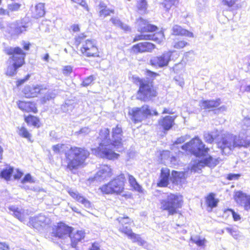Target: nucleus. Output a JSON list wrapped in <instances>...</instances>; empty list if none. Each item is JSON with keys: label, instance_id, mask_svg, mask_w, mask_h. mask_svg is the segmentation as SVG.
Wrapping results in <instances>:
<instances>
[{"label": "nucleus", "instance_id": "nucleus-8", "mask_svg": "<svg viewBox=\"0 0 250 250\" xmlns=\"http://www.w3.org/2000/svg\"><path fill=\"white\" fill-rule=\"evenodd\" d=\"M128 115L131 121L135 124L141 122L151 115L158 116V112L149 106L144 104L141 107H133L129 110Z\"/></svg>", "mask_w": 250, "mask_h": 250}, {"label": "nucleus", "instance_id": "nucleus-35", "mask_svg": "<svg viewBox=\"0 0 250 250\" xmlns=\"http://www.w3.org/2000/svg\"><path fill=\"white\" fill-rule=\"evenodd\" d=\"M25 121L28 125H33L37 128L40 126L39 119L33 115H29L25 118Z\"/></svg>", "mask_w": 250, "mask_h": 250}, {"label": "nucleus", "instance_id": "nucleus-10", "mask_svg": "<svg viewBox=\"0 0 250 250\" xmlns=\"http://www.w3.org/2000/svg\"><path fill=\"white\" fill-rule=\"evenodd\" d=\"M125 181V175L121 174L108 184L103 186L100 189L101 191L104 194L116 193L119 194L124 191Z\"/></svg>", "mask_w": 250, "mask_h": 250}, {"label": "nucleus", "instance_id": "nucleus-37", "mask_svg": "<svg viewBox=\"0 0 250 250\" xmlns=\"http://www.w3.org/2000/svg\"><path fill=\"white\" fill-rule=\"evenodd\" d=\"M74 108V106L72 102L70 101H67L64 104L61 105V109L63 112H69L71 111Z\"/></svg>", "mask_w": 250, "mask_h": 250}, {"label": "nucleus", "instance_id": "nucleus-4", "mask_svg": "<svg viewBox=\"0 0 250 250\" xmlns=\"http://www.w3.org/2000/svg\"><path fill=\"white\" fill-rule=\"evenodd\" d=\"M4 51L6 54L11 56L9 60L12 61V63L8 66L6 74L13 76L17 73V69L24 63L26 53L19 47L7 46L4 48Z\"/></svg>", "mask_w": 250, "mask_h": 250}, {"label": "nucleus", "instance_id": "nucleus-49", "mask_svg": "<svg viewBox=\"0 0 250 250\" xmlns=\"http://www.w3.org/2000/svg\"><path fill=\"white\" fill-rule=\"evenodd\" d=\"M112 13H114L113 10H110L108 8H105L100 10V15L101 17L103 16L105 17L110 15V14Z\"/></svg>", "mask_w": 250, "mask_h": 250}, {"label": "nucleus", "instance_id": "nucleus-20", "mask_svg": "<svg viewBox=\"0 0 250 250\" xmlns=\"http://www.w3.org/2000/svg\"><path fill=\"white\" fill-rule=\"evenodd\" d=\"M68 192L69 194L74 199L76 200L78 202L82 204L85 208H91V202L84 196H82L77 191L70 189Z\"/></svg>", "mask_w": 250, "mask_h": 250}, {"label": "nucleus", "instance_id": "nucleus-57", "mask_svg": "<svg viewBox=\"0 0 250 250\" xmlns=\"http://www.w3.org/2000/svg\"><path fill=\"white\" fill-rule=\"evenodd\" d=\"M26 26L25 25L16 27L15 29V32L16 34H17L21 33L22 32L26 30Z\"/></svg>", "mask_w": 250, "mask_h": 250}, {"label": "nucleus", "instance_id": "nucleus-64", "mask_svg": "<svg viewBox=\"0 0 250 250\" xmlns=\"http://www.w3.org/2000/svg\"><path fill=\"white\" fill-rule=\"evenodd\" d=\"M88 250H100V249L98 243H93Z\"/></svg>", "mask_w": 250, "mask_h": 250}, {"label": "nucleus", "instance_id": "nucleus-12", "mask_svg": "<svg viewBox=\"0 0 250 250\" xmlns=\"http://www.w3.org/2000/svg\"><path fill=\"white\" fill-rule=\"evenodd\" d=\"M171 52H164L162 55L154 57L150 60V64L154 66L163 67L167 66L170 60Z\"/></svg>", "mask_w": 250, "mask_h": 250}, {"label": "nucleus", "instance_id": "nucleus-18", "mask_svg": "<svg viewBox=\"0 0 250 250\" xmlns=\"http://www.w3.org/2000/svg\"><path fill=\"white\" fill-rule=\"evenodd\" d=\"M170 170L167 167H163L161 170L160 176L157 183L158 187H166L170 180Z\"/></svg>", "mask_w": 250, "mask_h": 250}, {"label": "nucleus", "instance_id": "nucleus-26", "mask_svg": "<svg viewBox=\"0 0 250 250\" xmlns=\"http://www.w3.org/2000/svg\"><path fill=\"white\" fill-rule=\"evenodd\" d=\"M18 104L19 108L22 111L27 112H33L34 113L37 111L35 104L33 103L19 101Z\"/></svg>", "mask_w": 250, "mask_h": 250}, {"label": "nucleus", "instance_id": "nucleus-54", "mask_svg": "<svg viewBox=\"0 0 250 250\" xmlns=\"http://www.w3.org/2000/svg\"><path fill=\"white\" fill-rule=\"evenodd\" d=\"M27 182L31 183L34 182L33 180H32V176L29 173L26 174L21 180V183L23 184Z\"/></svg>", "mask_w": 250, "mask_h": 250}, {"label": "nucleus", "instance_id": "nucleus-59", "mask_svg": "<svg viewBox=\"0 0 250 250\" xmlns=\"http://www.w3.org/2000/svg\"><path fill=\"white\" fill-rule=\"evenodd\" d=\"M228 210L231 212L233 220L235 221H238L241 219L240 216L236 213L233 209L229 208L228 209Z\"/></svg>", "mask_w": 250, "mask_h": 250}, {"label": "nucleus", "instance_id": "nucleus-23", "mask_svg": "<svg viewBox=\"0 0 250 250\" xmlns=\"http://www.w3.org/2000/svg\"><path fill=\"white\" fill-rule=\"evenodd\" d=\"M186 179L185 173L183 171L172 170L170 177V181L173 184L181 185Z\"/></svg>", "mask_w": 250, "mask_h": 250}, {"label": "nucleus", "instance_id": "nucleus-5", "mask_svg": "<svg viewBox=\"0 0 250 250\" xmlns=\"http://www.w3.org/2000/svg\"><path fill=\"white\" fill-rule=\"evenodd\" d=\"M74 44L77 46L81 44L80 51L87 57H95L99 56L97 42L94 39H88L84 33H81L75 36Z\"/></svg>", "mask_w": 250, "mask_h": 250}, {"label": "nucleus", "instance_id": "nucleus-39", "mask_svg": "<svg viewBox=\"0 0 250 250\" xmlns=\"http://www.w3.org/2000/svg\"><path fill=\"white\" fill-rule=\"evenodd\" d=\"M119 229L121 232L125 234L128 236H129L133 232L130 227V224L120 225Z\"/></svg>", "mask_w": 250, "mask_h": 250}, {"label": "nucleus", "instance_id": "nucleus-6", "mask_svg": "<svg viewBox=\"0 0 250 250\" xmlns=\"http://www.w3.org/2000/svg\"><path fill=\"white\" fill-rule=\"evenodd\" d=\"M139 88L137 91V99L144 102L151 100L157 95L153 83L148 79H139Z\"/></svg>", "mask_w": 250, "mask_h": 250}, {"label": "nucleus", "instance_id": "nucleus-47", "mask_svg": "<svg viewBox=\"0 0 250 250\" xmlns=\"http://www.w3.org/2000/svg\"><path fill=\"white\" fill-rule=\"evenodd\" d=\"M191 241L199 246H202L204 244V239H201L198 236L191 237Z\"/></svg>", "mask_w": 250, "mask_h": 250}, {"label": "nucleus", "instance_id": "nucleus-43", "mask_svg": "<svg viewBox=\"0 0 250 250\" xmlns=\"http://www.w3.org/2000/svg\"><path fill=\"white\" fill-rule=\"evenodd\" d=\"M19 134L24 137L25 138L27 139L28 140H30L31 134L29 133L26 128L24 127H21L19 128Z\"/></svg>", "mask_w": 250, "mask_h": 250}, {"label": "nucleus", "instance_id": "nucleus-61", "mask_svg": "<svg viewBox=\"0 0 250 250\" xmlns=\"http://www.w3.org/2000/svg\"><path fill=\"white\" fill-rule=\"evenodd\" d=\"M186 140V136H182L177 139L175 142V144H179L184 143Z\"/></svg>", "mask_w": 250, "mask_h": 250}, {"label": "nucleus", "instance_id": "nucleus-62", "mask_svg": "<svg viewBox=\"0 0 250 250\" xmlns=\"http://www.w3.org/2000/svg\"><path fill=\"white\" fill-rule=\"evenodd\" d=\"M50 136L51 137V140L52 141L54 140H57L58 139L56 133L54 131H51L50 132Z\"/></svg>", "mask_w": 250, "mask_h": 250}, {"label": "nucleus", "instance_id": "nucleus-7", "mask_svg": "<svg viewBox=\"0 0 250 250\" xmlns=\"http://www.w3.org/2000/svg\"><path fill=\"white\" fill-rule=\"evenodd\" d=\"M182 149L188 151L197 157L205 156L209 150L198 137H195L189 142L185 144L182 146Z\"/></svg>", "mask_w": 250, "mask_h": 250}, {"label": "nucleus", "instance_id": "nucleus-32", "mask_svg": "<svg viewBox=\"0 0 250 250\" xmlns=\"http://www.w3.org/2000/svg\"><path fill=\"white\" fill-rule=\"evenodd\" d=\"M127 175L130 186L133 188L135 190L139 192H141L142 191V187L138 183L136 179L132 175L128 173H127Z\"/></svg>", "mask_w": 250, "mask_h": 250}, {"label": "nucleus", "instance_id": "nucleus-60", "mask_svg": "<svg viewBox=\"0 0 250 250\" xmlns=\"http://www.w3.org/2000/svg\"><path fill=\"white\" fill-rule=\"evenodd\" d=\"M110 21H112L114 25L119 27L122 22L119 19L117 18H112L110 19Z\"/></svg>", "mask_w": 250, "mask_h": 250}, {"label": "nucleus", "instance_id": "nucleus-16", "mask_svg": "<svg viewBox=\"0 0 250 250\" xmlns=\"http://www.w3.org/2000/svg\"><path fill=\"white\" fill-rule=\"evenodd\" d=\"M46 88L42 85H33L32 86H26L23 90L25 96L27 98L36 97L39 93H43L42 91Z\"/></svg>", "mask_w": 250, "mask_h": 250}, {"label": "nucleus", "instance_id": "nucleus-44", "mask_svg": "<svg viewBox=\"0 0 250 250\" xmlns=\"http://www.w3.org/2000/svg\"><path fill=\"white\" fill-rule=\"evenodd\" d=\"M226 230L235 239H238L240 236L239 232L233 228H226Z\"/></svg>", "mask_w": 250, "mask_h": 250}, {"label": "nucleus", "instance_id": "nucleus-51", "mask_svg": "<svg viewBox=\"0 0 250 250\" xmlns=\"http://www.w3.org/2000/svg\"><path fill=\"white\" fill-rule=\"evenodd\" d=\"M21 5L18 3H12L8 5V9L11 11H16L20 9Z\"/></svg>", "mask_w": 250, "mask_h": 250}, {"label": "nucleus", "instance_id": "nucleus-55", "mask_svg": "<svg viewBox=\"0 0 250 250\" xmlns=\"http://www.w3.org/2000/svg\"><path fill=\"white\" fill-rule=\"evenodd\" d=\"M237 0H222V3L224 5L230 7L232 6Z\"/></svg>", "mask_w": 250, "mask_h": 250}, {"label": "nucleus", "instance_id": "nucleus-29", "mask_svg": "<svg viewBox=\"0 0 250 250\" xmlns=\"http://www.w3.org/2000/svg\"><path fill=\"white\" fill-rule=\"evenodd\" d=\"M8 209L13 213V215L15 217L21 221L24 220V210L22 208H20L16 206H11L9 207Z\"/></svg>", "mask_w": 250, "mask_h": 250}, {"label": "nucleus", "instance_id": "nucleus-28", "mask_svg": "<svg viewBox=\"0 0 250 250\" xmlns=\"http://www.w3.org/2000/svg\"><path fill=\"white\" fill-rule=\"evenodd\" d=\"M173 34L176 35H183L189 37H192L193 34L192 32L183 28L180 26L175 25L173 27Z\"/></svg>", "mask_w": 250, "mask_h": 250}, {"label": "nucleus", "instance_id": "nucleus-53", "mask_svg": "<svg viewBox=\"0 0 250 250\" xmlns=\"http://www.w3.org/2000/svg\"><path fill=\"white\" fill-rule=\"evenodd\" d=\"M160 155L162 160H169L170 157V152L168 150H164Z\"/></svg>", "mask_w": 250, "mask_h": 250}, {"label": "nucleus", "instance_id": "nucleus-15", "mask_svg": "<svg viewBox=\"0 0 250 250\" xmlns=\"http://www.w3.org/2000/svg\"><path fill=\"white\" fill-rule=\"evenodd\" d=\"M142 33L140 35H136L134 39L133 42H137L139 40H152L156 42L160 43L163 39L164 34L162 32H159L153 34H144Z\"/></svg>", "mask_w": 250, "mask_h": 250}, {"label": "nucleus", "instance_id": "nucleus-9", "mask_svg": "<svg viewBox=\"0 0 250 250\" xmlns=\"http://www.w3.org/2000/svg\"><path fill=\"white\" fill-rule=\"evenodd\" d=\"M161 208L167 211L169 215L177 213V209L182 207L181 197L176 194L170 193L160 201Z\"/></svg>", "mask_w": 250, "mask_h": 250}, {"label": "nucleus", "instance_id": "nucleus-2", "mask_svg": "<svg viewBox=\"0 0 250 250\" xmlns=\"http://www.w3.org/2000/svg\"><path fill=\"white\" fill-rule=\"evenodd\" d=\"M110 131L108 128H103L100 131L98 141L99 146L96 148H92L91 150L95 155L103 158L109 160L117 159L119 155L110 149Z\"/></svg>", "mask_w": 250, "mask_h": 250}, {"label": "nucleus", "instance_id": "nucleus-63", "mask_svg": "<svg viewBox=\"0 0 250 250\" xmlns=\"http://www.w3.org/2000/svg\"><path fill=\"white\" fill-rule=\"evenodd\" d=\"M245 209L247 210L250 209V195L248 196L247 202L244 206Z\"/></svg>", "mask_w": 250, "mask_h": 250}, {"label": "nucleus", "instance_id": "nucleus-21", "mask_svg": "<svg viewBox=\"0 0 250 250\" xmlns=\"http://www.w3.org/2000/svg\"><path fill=\"white\" fill-rule=\"evenodd\" d=\"M111 175L110 167L107 165H104L95 174L94 179L97 181L101 182L106 178L110 177Z\"/></svg>", "mask_w": 250, "mask_h": 250}, {"label": "nucleus", "instance_id": "nucleus-56", "mask_svg": "<svg viewBox=\"0 0 250 250\" xmlns=\"http://www.w3.org/2000/svg\"><path fill=\"white\" fill-rule=\"evenodd\" d=\"M72 71V68L70 65L65 66L62 70V73L65 75H68Z\"/></svg>", "mask_w": 250, "mask_h": 250}, {"label": "nucleus", "instance_id": "nucleus-30", "mask_svg": "<svg viewBox=\"0 0 250 250\" xmlns=\"http://www.w3.org/2000/svg\"><path fill=\"white\" fill-rule=\"evenodd\" d=\"M248 196L249 195L243 193L242 191H238L235 192L234 199L238 204L241 206H244L247 202Z\"/></svg>", "mask_w": 250, "mask_h": 250}, {"label": "nucleus", "instance_id": "nucleus-50", "mask_svg": "<svg viewBox=\"0 0 250 250\" xmlns=\"http://www.w3.org/2000/svg\"><path fill=\"white\" fill-rule=\"evenodd\" d=\"M177 0H165V2L163 3L164 7L167 10H168L172 5H174Z\"/></svg>", "mask_w": 250, "mask_h": 250}, {"label": "nucleus", "instance_id": "nucleus-42", "mask_svg": "<svg viewBox=\"0 0 250 250\" xmlns=\"http://www.w3.org/2000/svg\"><path fill=\"white\" fill-rule=\"evenodd\" d=\"M243 128L244 130H247V131L245 132V133H244V132L242 133H244L245 135V136H250L248 131V130H250V118H245L243 120Z\"/></svg>", "mask_w": 250, "mask_h": 250}, {"label": "nucleus", "instance_id": "nucleus-58", "mask_svg": "<svg viewBox=\"0 0 250 250\" xmlns=\"http://www.w3.org/2000/svg\"><path fill=\"white\" fill-rule=\"evenodd\" d=\"M240 176V175L238 174L229 173L228 174L227 178L229 180H237Z\"/></svg>", "mask_w": 250, "mask_h": 250}, {"label": "nucleus", "instance_id": "nucleus-36", "mask_svg": "<svg viewBox=\"0 0 250 250\" xmlns=\"http://www.w3.org/2000/svg\"><path fill=\"white\" fill-rule=\"evenodd\" d=\"M215 195L213 193H210L206 199V202L208 207L213 208L217 206L218 200L215 198Z\"/></svg>", "mask_w": 250, "mask_h": 250}, {"label": "nucleus", "instance_id": "nucleus-24", "mask_svg": "<svg viewBox=\"0 0 250 250\" xmlns=\"http://www.w3.org/2000/svg\"><path fill=\"white\" fill-rule=\"evenodd\" d=\"M219 98L216 100H202L200 102V106L204 109H211L217 107L221 104Z\"/></svg>", "mask_w": 250, "mask_h": 250}, {"label": "nucleus", "instance_id": "nucleus-3", "mask_svg": "<svg viewBox=\"0 0 250 250\" xmlns=\"http://www.w3.org/2000/svg\"><path fill=\"white\" fill-rule=\"evenodd\" d=\"M89 154V152L84 147L71 146L65 152L67 168L71 171L76 170L84 163Z\"/></svg>", "mask_w": 250, "mask_h": 250}, {"label": "nucleus", "instance_id": "nucleus-19", "mask_svg": "<svg viewBox=\"0 0 250 250\" xmlns=\"http://www.w3.org/2000/svg\"><path fill=\"white\" fill-rule=\"evenodd\" d=\"M155 47V45L151 42H140L132 46V50L134 52L136 53L151 52Z\"/></svg>", "mask_w": 250, "mask_h": 250}, {"label": "nucleus", "instance_id": "nucleus-11", "mask_svg": "<svg viewBox=\"0 0 250 250\" xmlns=\"http://www.w3.org/2000/svg\"><path fill=\"white\" fill-rule=\"evenodd\" d=\"M122 133L123 131L121 127L117 125L115 127L112 128V137L110 139V149H115L118 151H121L123 150L122 144Z\"/></svg>", "mask_w": 250, "mask_h": 250}, {"label": "nucleus", "instance_id": "nucleus-40", "mask_svg": "<svg viewBox=\"0 0 250 250\" xmlns=\"http://www.w3.org/2000/svg\"><path fill=\"white\" fill-rule=\"evenodd\" d=\"M217 136V134H214L213 132H206L204 134V138L205 141L208 143L211 144Z\"/></svg>", "mask_w": 250, "mask_h": 250}, {"label": "nucleus", "instance_id": "nucleus-1", "mask_svg": "<svg viewBox=\"0 0 250 250\" xmlns=\"http://www.w3.org/2000/svg\"><path fill=\"white\" fill-rule=\"evenodd\" d=\"M250 145V136L240 133L238 136L228 134L222 136L217 142V147L223 155H228L236 147H247Z\"/></svg>", "mask_w": 250, "mask_h": 250}, {"label": "nucleus", "instance_id": "nucleus-31", "mask_svg": "<svg viewBox=\"0 0 250 250\" xmlns=\"http://www.w3.org/2000/svg\"><path fill=\"white\" fill-rule=\"evenodd\" d=\"M44 3H39L35 6V11L34 13V18L38 19L43 17L45 14Z\"/></svg>", "mask_w": 250, "mask_h": 250}, {"label": "nucleus", "instance_id": "nucleus-17", "mask_svg": "<svg viewBox=\"0 0 250 250\" xmlns=\"http://www.w3.org/2000/svg\"><path fill=\"white\" fill-rule=\"evenodd\" d=\"M175 117L169 115L166 116L158 121L159 125L163 128L164 133L169 130L174 124Z\"/></svg>", "mask_w": 250, "mask_h": 250}, {"label": "nucleus", "instance_id": "nucleus-25", "mask_svg": "<svg viewBox=\"0 0 250 250\" xmlns=\"http://www.w3.org/2000/svg\"><path fill=\"white\" fill-rule=\"evenodd\" d=\"M84 234L85 233L83 230H77L75 233L72 232L69 236L72 247L76 248L78 243L81 242L84 238Z\"/></svg>", "mask_w": 250, "mask_h": 250}, {"label": "nucleus", "instance_id": "nucleus-14", "mask_svg": "<svg viewBox=\"0 0 250 250\" xmlns=\"http://www.w3.org/2000/svg\"><path fill=\"white\" fill-rule=\"evenodd\" d=\"M29 223L34 228L38 229L41 227H44L49 225L50 223V219L44 215L41 214L31 218Z\"/></svg>", "mask_w": 250, "mask_h": 250}, {"label": "nucleus", "instance_id": "nucleus-41", "mask_svg": "<svg viewBox=\"0 0 250 250\" xmlns=\"http://www.w3.org/2000/svg\"><path fill=\"white\" fill-rule=\"evenodd\" d=\"M128 237L132 239L134 242H137L140 245L143 246L146 243L145 240H143L141 238L139 235L136 234L133 232H132V234Z\"/></svg>", "mask_w": 250, "mask_h": 250}, {"label": "nucleus", "instance_id": "nucleus-38", "mask_svg": "<svg viewBox=\"0 0 250 250\" xmlns=\"http://www.w3.org/2000/svg\"><path fill=\"white\" fill-rule=\"evenodd\" d=\"M56 96V93L54 91L48 90L45 93L44 96L41 99L42 102L45 103L47 101L54 99Z\"/></svg>", "mask_w": 250, "mask_h": 250}, {"label": "nucleus", "instance_id": "nucleus-33", "mask_svg": "<svg viewBox=\"0 0 250 250\" xmlns=\"http://www.w3.org/2000/svg\"><path fill=\"white\" fill-rule=\"evenodd\" d=\"M14 168L12 167H8L3 169L0 173V177L6 181L10 179L13 172Z\"/></svg>", "mask_w": 250, "mask_h": 250}, {"label": "nucleus", "instance_id": "nucleus-48", "mask_svg": "<svg viewBox=\"0 0 250 250\" xmlns=\"http://www.w3.org/2000/svg\"><path fill=\"white\" fill-rule=\"evenodd\" d=\"M117 220L120 223V225H126L130 224L131 223V219L127 216L124 217H119Z\"/></svg>", "mask_w": 250, "mask_h": 250}, {"label": "nucleus", "instance_id": "nucleus-27", "mask_svg": "<svg viewBox=\"0 0 250 250\" xmlns=\"http://www.w3.org/2000/svg\"><path fill=\"white\" fill-rule=\"evenodd\" d=\"M213 158L209 156L208 158L200 160L197 165V167H203L205 166L209 167H214L218 164L219 161L218 159H215L213 162Z\"/></svg>", "mask_w": 250, "mask_h": 250}, {"label": "nucleus", "instance_id": "nucleus-52", "mask_svg": "<svg viewBox=\"0 0 250 250\" xmlns=\"http://www.w3.org/2000/svg\"><path fill=\"white\" fill-rule=\"evenodd\" d=\"M188 44V43L187 42L184 41H180L175 43L174 47L176 49H181Z\"/></svg>", "mask_w": 250, "mask_h": 250}, {"label": "nucleus", "instance_id": "nucleus-45", "mask_svg": "<svg viewBox=\"0 0 250 250\" xmlns=\"http://www.w3.org/2000/svg\"><path fill=\"white\" fill-rule=\"evenodd\" d=\"M65 146V145L60 144L54 145L52 146V150L56 153H61L63 152Z\"/></svg>", "mask_w": 250, "mask_h": 250}, {"label": "nucleus", "instance_id": "nucleus-22", "mask_svg": "<svg viewBox=\"0 0 250 250\" xmlns=\"http://www.w3.org/2000/svg\"><path fill=\"white\" fill-rule=\"evenodd\" d=\"M72 230V227H69L63 223H61L56 229V236L60 238L69 237Z\"/></svg>", "mask_w": 250, "mask_h": 250}, {"label": "nucleus", "instance_id": "nucleus-34", "mask_svg": "<svg viewBox=\"0 0 250 250\" xmlns=\"http://www.w3.org/2000/svg\"><path fill=\"white\" fill-rule=\"evenodd\" d=\"M136 7L138 12L143 15L146 13L147 9V2L146 0H140L137 1Z\"/></svg>", "mask_w": 250, "mask_h": 250}, {"label": "nucleus", "instance_id": "nucleus-46", "mask_svg": "<svg viewBox=\"0 0 250 250\" xmlns=\"http://www.w3.org/2000/svg\"><path fill=\"white\" fill-rule=\"evenodd\" d=\"M94 80V78L93 76L90 75L86 78H85L83 81L81 85L83 86L86 87L89 85L90 84L92 83V82Z\"/></svg>", "mask_w": 250, "mask_h": 250}, {"label": "nucleus", "instance_id": "nucleus-13", "mask_svg": "<svg viewBox=\"0 0 250 250\" xmlns=\"http://www.w3.org/2000/svg\"><path fill=\"white\" fill-rule=\"evenodd\" d=\"M136 26L138 31L141 33L153 32L158 30V27L156 26L149 24L147 21L142 18L137 19Z\"/></svg>", "mask_w": 250, "mask_h": 250}]
</instances>
